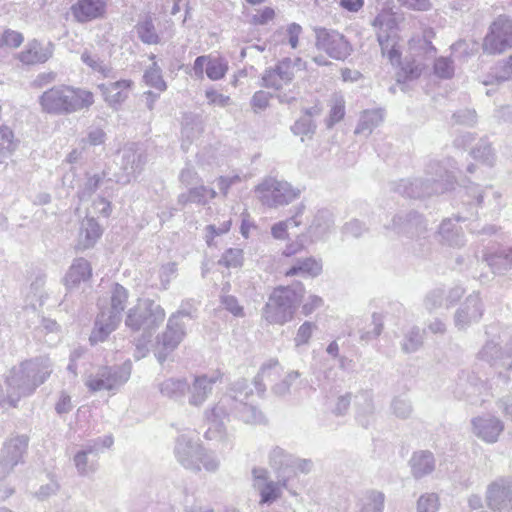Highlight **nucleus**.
Returning a JSON list of instances; mask_svg holds the SVG:
<instances>
[{"label":"nucleus","mask_w":512,"mask_h":512,"mask_svg":"<svg viewBox=\"0 0 512 512\" xmlns=\"http://www.w3.org/2000/svg\"><path fill=\"white\" fill-rule=\"evenodd\" d=\"M484 388V382L474 372L462 370L457 376L454 394L459 399H472L480 395Z\"/></svg>","instance_id":"obj_21"},{"label":"nucleus","mask_w":512,"mask_h":512,"mask_svg":"<svg viewBox=\"0 0 512 512\" xmlns=\"http://www.w3.org/2000/svg\"><path fill=\"white\" fill-rule=\"evenodd\" d=\"M52 53L51 45L44 47L39 41L33 40L19 53V60L26 65L45 63L52 57Z\"/></svg>","instance_id":"obj_30"},{"label":"nucleus","mask_w":512,"mask_h":512,"mask_svg":"<svg viewBox=\"0 0 512 512\" xmlns=\"http://www.w3.org/2000/svg\"><path fill=\"white\" fill-rule=\"evenodd\" d=\"M300 375L301 374L298 371L289 372L281 382L273 386V392L279 396L288 394L290 387L300 377Z\"/></svg>","instance_id":"obj_63"},{"label":"nucleus","mask_w":512,"mask_h":512,"mask_svg":"<svg viewBox=\"0 0 512 512\" xmlns=\"http://www.w3.org/2000/svg\"><path fill=\"white\" fill-rule=\"evenodd\" d=\"M356 419L364 428L369 427L374 420L373 396L370 391H362L355 396Z\"/></svg>","instance_id":"obj_34"},{"label":"nucleus","mask_w":512,"mask_h":512,"mask_svg":"<svg viewBox=\"0 0 512 512\" xmlns=\"http://www.w3.org/2000/svg\"><path fill=\"white\" fill-rule=\"evenodd\" d=\"M444 296L445 290L443 288L437 287L430 290L424 297L423 304L425 309L429 312H433L442 307L445 303Z\"/></svg>","instance_id":"obj_56"},{"label":"nucleus","mask_w":512,"mask_h":512,"mask_svg":"<svg viewBox=\"0 0 512 512\" xmlns=\"http://www.w3.org/2000/svg\"><path fill=\"white\" fill-rule=\"evenodd\" d=\"M223 418L224 404L221 401L205 411V419L209 425L205 433L206 439L221 441L224 438Z\"/></svg>","instance_id":"obj_26"},{"label":"nucleus","mask_w":512,"mask_h":512,"mask_svg":"<svg viewBox=\"0 0 512 512\" xmlns=\"http://www.w3.org/2000/svg\"><path fill=\"white\" fill-rule=\"evenodd\" d=\"M91 272L90 263L86 259H75L65 276V285L69 289L75 287L82 281L88 280L91 276Z\"/></svg>","instance_id":"obj_38"},{"label":"nucleus","mask_w":512,"mask_h":512,"mask_svg":"<svg viewBox=\"0 0 512 512\" xmlns=\"http://www.w3.org/2000/svg\"><path fill=\"white\" fill-rule=\"evenodd\" d=\"M492 77L495 78L497 83L512 79V54L508 58L499 61L492 68Z\"/></svg>","instance_id":"obj_54"},{"label":"nucleus","mask_w":512,"mask_h":512,"mask_svg":"<svg viewBox=\"0 0 512 512\" xmlns=\"http://www.w3.org/2000/svg\"><path fill=\"white\" fill-rule=\"evenodd\" d=\"M512 48V18L500 15L489 26L482 43L485 54H502Z\"/></svg>","instance_id":"obj_13"},{"label":"nucleus","mask_w":512,"mask_h":512,"mask_svg":"<svg viewBox=\"0 0 512 512\" xmlns=\"http://www.w3.org/2000/svg\"><path fill=\"white\" fill-rule=\"evenodd\" d=\"M278 74V77L287 85L294 78V64L291 58L285 57L273 68Z\"/></svg>","instance_id":"obj_57"},{"label":"nucleus","mask_w":512,"mask_h":512,"mask_svg":"<svg viewBox=\"0 0 512 512\" xmlns=\"http://www.w3.org/2000/svg\"><path fill=\"white\" fill-rule=\"evenodd\" d=\"M479 358L486 361L498 371V375L505 382L509 377L504 371L512 370V339L504 341L501 336L488 340L481 351Z\"/></svg>","instance_id":"obj_11"},{"label":"nucleus","mask_w":512,"mask_h":512,"mask_svg":"<svg viewBox=\"0 0 512 512\" xmlns=\"http://www.w3.org/2000/svg\"><path fill=\"white\" fill-rule=\"evenodd\" d=\"M305 294L302 283L276 287L263 308V317L270 324L283 325L291 321Z\"/></svg>","instance_id":"obj_4"},{"label":"nucleus","mask_w":512,"mask_h":512,"mask_svg":"<svg viewBox=\"0 0 512 512\" xmlns=\"http://www.w3.org/2000/svg\"><path fill=\"white\" fill-rule=\"evenodd\" d=\"M269 464L275 471L276 478L280 480L284 489L291 495H297L292 485L297 473L307 474L313 466L311 460L298 458L278 446L270 451Z\"/></svg>","instance_id":"obj_7"},{"label":"nucleus","mask_w":512,"mask_h":512,"mask_svg":"<svg viewBox=\"0 0 512 512\" xmlns=\"http://www.w3.org/2000/svg\"><path fill=\"white\" fill-rule=\"evenodd\" d=\"M439 497L436 493H425L417 500V512H438Z\"/></svg>","instance_id":"obj_58"},{"label":"nucleus","mask_w":512,"mask_h":512,"mask_svg":"<svg viewBox=\"0 0 512 512\" xmlns=\"http://www.w3.org/2000/svg\"><path fill=\"white\" fill-rule=\"evenodd\" d=\"M28 443L29 437L27 435H15L5 442L1 456L8 459L10 463L18 465L23 461Z\"/></svg>","instance_id":"obj_32"},{"label":"nucleus","mask_w":512,"mask_h":512,"mask_svg":"<svg viewBox=\"0 0 512 512\" xmlns=\"http://www.w3.org/2000/svg\"><path fill=\"white\" fill-rule=\"evenodd\" d=\"M391 410L397 418L407 419L412 414L413 408L408 398L396 396L391 402Z\"/></svg>","instance_id":"obj_55"},{"label":"nucleus","mask_w":512,"mask_h":512,"mask_svg":"<svg viewBox=\"0 0 512 512\" xmlns=\"http://www.w3.org/2000/svg\"><path fill=\"white\" fill-rule=\"evenodd\" d=\"M217 377H208L201 375L194 378L192 384H189L190 396L188 402L190 405L200 407L207 399L208 395L212 393V388L216 382Z\"/></svg>","instance_id":"obj_25"},{"label":"nucleus","mask_w":512,"mask_h":512,"mask_svg":"<svg viewBox=\"0 0 512 512\" xmlns=\"http://www.w3.org/2000/svg\"><path fill=\"white\" fill-rule=\"evenodd\" d=\"M254 486L258 489L260 495V504L271 505L276 500H278L282 495V483L280 480L277 481H266L263 484H254Z\"/></svg>","instance_id":"obj_44"},{"label":"nucleus","mask_w":512,"mask_h":512,"mask_svg":"<svg viewBox=\"0 0 512 512\" xmlns=\"http://www.w3.org/2000/svg\"><path fill=\"white\" fill-rule=\"evenodd\" d=\"M399 235H405L417 240H425L426 223L421 214L416 211L407 213H398L393 219L391 225L386 226Z\"/></svg>","instance_id":"obj_18"},{"label":"nucleus","mask_w":512,"mask_h":512,"mask_svg":"<svg viewBox=\"0 0 512 512\" xmlns=\"http://www.w3.org/2000/svg\"><path fill=\"white\" fill-rule=\"evenodd\" d=\"M269 464L275 471L276 478L280 480L284 489L291 495H297L292 485L297 473L307 474L313 466L311 460L298 458L278 446L270 451Z\"/></svg>","instance_id":"obj_8"},{"label":"nucleus","mask_w":512,"mask_h":512,"mask_svg":"<svg viewBox=\"0 0 512 512\" xmlns=\"http://www.w3.org/2000/svg\"><path fill=\"white\" fill-rule=\"evenodd\" d=\"M108 0H76L70 7L75 22L86 24L103 19L107 13Z\"/></svg>","instance_id":"obj_20"},{"label":"nucleus","mask_w":512,"mask_h":512,"mask_svg":"<svg viewBox=\"0 0 512 512\" xmlns=\"http://www.w3.org/2000/svg\"><path fill=\"white\" fill-rule=\"evenodd\" d=\"M120 320L115 316H111L105 310L97 315L95 320L94 329L92 330L89 341L92 345H96L99 342H103L119 325Z\"/></svg>","instance_id":"obj_24"},{"label":"nucleus","mask_w":512,"mask_h":512,"mask_svg":"<svg viewBox=\"0 0 512 512\" xmlns=\"http://www.w3.org/2000/svg\"><path fill=\"white\" fill-rule=\"evenodd\" d=\"M42 112L62 116L89 108L94 103L93 93L70 85H55L39 96Z\"/></svg>","instance_id":"obj_2"},{"label":"nucleus","mask_w":512,"mask_h":512,"mask_svg":"<svg viewBox=\"0 0 512 512\" xmlns=\"http://www.w3.org/2000/svg\"><path fill=\"white\" fill-rule=\"evenodd\" d=\"M98 454V442L86 443L84 448L76 453L74 463L80 475L87 476L96 471Z\"/></svg>","instance_id":"obj_23"},{"label":"nucleus","mask_w":512,"mask_h":512,"mask_svg":"<svg viewBox=\"0 0 512 512\" xmlns=\"http://www.w3.org/2000/svg\"><path fill=\"white\" fill-rule=\"evenodd\" d=\"M155 58L156 56L154 54L149 56V59L152 60V64L149 69L145 71L143 79L148 86L161 92L166 90L167 85L162 77V70L155 61Z\"/></svg>","instance_id":"obj_47"},{"label":"nucleus","mask_w":512,"mask_h":512,"mask_svg":"<svg viewBox=\"0 0 512 512\" xmlns=\"http://www.w3.org/2000/svg\"><path fill=\"white\" fill-rule=\"evenodd\" d=\"M23 40V35L20 32L10 29L5 30L3 34L0 35V48H17L22 44Z\"/></svg>","instance_id":"obj_61"},{"label":"nucleus","mask_w":512,"mask_h":512,"mask_svg":"<svg viewBox=\"0 0 512 512\" xmlns=\"http://www.w3.org/2000/svg\"><path fill=\"white\" fill-rule=\"evenodd\" d=\"M385 495L381 491L371 490L367 493V498L360 512H383Z\"/></svg>","instance_id":"obj_52"},{"label":"nucleus","mask_w":512,"mask_h":512,"mask_svg":"<svg viewBox=\"0 0 512 512\" xmlns=\"http://www.w3.org/2000/svg\"><path fill=\"white\" fill-rule=\"evenodd\" d=\"M345 116V105L342 98L337 99L331 107L329 117L326 120L328 128L333 127L336 123L341 121Z\"/></svg>","instance_id":"obj_64"},{"label":"nucleus","mask_w":512,"mask_h":512,"mask_svg":"<svg viewBox=\"0 0 512 512\" xmlns=\"http://www.w3.org/2000/svg\"><path fill=\"white\" fill-rule=\"evenodd\" d=\"M146 161V155L143 151L134 150L132 148L125 149L121 163V169L125 173L126 177L124 183L130 182L131 178H135L140 174L146 164Z\"/></svg>","instance_id":"obj_27"},{"label":"nucleus","mask_w":512,"mask_h":512,"mask_svg":"<svg viewBox=\"0 0 512 512\" xmlns=\"http://www.w3.org/2000/svg\"><path fill=\"white\" fill-rule=\"evenodd\" d=\"M166 313L160 304L149 298H139L125 318V326L133 332H142L152 337L165 319Z\"/></svg>","instance_id":"obj_6"},{"label":"nucleus","mask_w":512,"mask_h":512,"mask_svg":"<svg viewBox=\"0 0 512 512\" xmlns=\"http://www.w3.org/2000/svg\"><path fill=\"white\" fill-rule=\"evenodd\" d=\"M384 118L382 109H371L362 112L355 134L370 135L372 131L380 125Z\"/></svg>","instance_id":"obj_40"},{"label":"nucleus","mask_w":512,"mask_h":512,"mask_svg":"<svg viewBox=\"0 0 512 512\" xmlns=\"http://www.w3.org/2000/svg\"><path fill=\"white\" fill-rule=\"evenodd\" d=\"M472 424L477 437L487 443H495L504 429L503 422L491 415L474 418Z\"/></svg>","instance_id":"obj_22"},{"label":"nucleus","mask_w":512,"mask_h":512,"mask_svg":"<svg viewBox=\"0 0 512 512\" xmlns=\"http://www.w3.org/2000/svg\"><path fill=\"white\" fill-rule=\"evenodd\" d=\"M440 241L450 247H461L465 243L464 234L452 219H444L438 231Z\"/></svg>","instance_id":"obj_36"},{"label":"nucleus","mask_w":512,"mask_h":512,"mask_svg":"<svg viewBox=\"0 0 512 512\" xmlns=\"http://www.w3.org/2000/svg\"><path fill=\"white\" fill-rule=\"evenodd\" d=\"M188 389L189 383L185 379L169 378L159 385L160 393L175 401H183Z\"/></svg>","instance_id":"obj_41"},{"label":"nucleus","mask_w":512,"mask_h":512,"mask_svg":"<svg viewBox=\"0 0 512 512\" xmlns=\"http://www.w3.org/2000/svg\"><path fill=\"white\" fill-rule=\"evenodd\" d=\"M291 132L296 136H308L312 138L317 129V124L313 119H308L303 115L291 126Z\"/></svg>","instance_id":"obj_53"},{"label":"nucleus","mask_w":512,"mask_h":512,"mask_svg":"<svg viewBox=\"0 0 512 512\" xmlns=\"http://www.w3.org/2000/svg\"><path fill=\"white\" fill-rule=\"evenodd\" d=\"M315 46L324 51L330 58L338 61L346 60L353 52L349 40L340 32L325 27H314Z\"/></svg>","instance_id":"obj_12"},{"label":"nucleus","mask_w":512,"mask_h":512,"mask_svg":"<svg viewBox=\"0 0 512 512\" xmlns=\"http://www.w3.org/2000/svg\"><path fill=\"white\" fill-rule=\"evenodd\" d=\"M483 303L478 293L470 294L454 314V324L458 330H466L478 323L483 316Z\"/></svg>","instance_id":"obj_19"},{"label":"nucleus","mask_w":512,"mask_h":512,"mask_svg":"<svg viewBox=\"0 0 512 512\" xmlns=\"http://www.w3.org/2000/svg\"><path fill=\"white\" fill-rule=\"evenodd\" d=\"M202 448L194 432L183 433L176 438L174 454L177 461L186 469L200 471L199 459Z\"/></svg>","instance_id":"obj_16"},{"label":"nucleus","mask_w":512,"mask_h":512,"mask_svg":"<svg viewBox=\"0 0 512 512\" xmlns=\"http://www.w3.org/2000/svg\"><path fill=\"white\" fill-rule=\"evenodd\" d=\"M139 39L148 45H156L160 43V36L156 32L155 25L150 16H146L144 20L139 21L135 26Z\"/></svg>","instance_id":"obj_46"},{"label":"nucleus","mask_w":512,"mask_h":512,"mask_svg":"<svg viewBox=\"0 0 512 512\" xmlns=\"http://www.w3.org/2000/svg\"><path fill=\"white\" fill-rule=\"evenodd\" d=\"M459 203L463 209L458 212L457 221H465L478 214L479 208H490L492 211H499L501 194L491 186L482 187L479 184L468 182L467 185L458 189Z\"/></svg>","instance_id":"obj_5"},{"label":"nucleus","mask_w":512,"mask_h":512,"mask_svg":"<svg viewBox=\"0 0 512 512\" xmlns=\"http://www.w3.org/2000/svg\"><path fill=\"white\" fill-rule=\"evenodd\" d=\"M102 235V230L94 218H86L82 221L77 247L81 250L93 247Z\"/></svg>","instance_id":"obj_35"},{"label":"nucleus","mask_w":512,"mask_h":512,"mask_svg":"<svg viewBox=\"0 0 512 512\" xmlns=\"http://www.w3.org/2000/svg\"><path fill=\"white\" fill-rule=\"evenodd\" d=\"M130 85L131 81L129 80H119L102 84L100 87L105 96V100L111 105H116L121 104L128 97L127 90Z\"/></svg>","instance_id":"obj_39"},{"label":"nucleus","mask_w":512,"mask_h":512,"mask_svg":"<svg viewBox=\"0 0 512 512\" xmlns=\"http://www.w3.org/2000/svg\"><path fill=\"white\" fill-rule=\"evenodd\" d=\"M334 226L333 214L327 210H319L308 228L311 241L321 240L326 237Z\"/></svg>","instance_id":"obj_31"},{"label":"nucleus","mask_w":512,"mask_h":512,"mask_svg":"<svg viewBox=\"0 0 512 512\" xmlns=\"http://www.w3.org/2000/svg\"><path fill=\"white\" fill-rule=\"evenodd\" d=\"M471 155L474 159L480 160L486 165L492 166L494 163V151L487 139H480L476 147L472 149Z\"/></svg>","instance_id":"obj_50"},{"label":"nucleus","mask_w":512,"mask_h":512,"mask_svg":"<svg viewBox=\"0 0 512 512\" xmlns=\"http://www.w3.org/2000/svg\"><path fill=\"white\" fill-rule=\"evenodd\" d=\"M130 374L128 365L101 367L95 374L88 377L86 386L92 392L115 390L128 381Z\"/></svg>","instance_id":"obj_14"},{"label":"nucleus","mask_w":512,"mask_h":512,"mask_svg":"<svg viewBox=\"0 0 512 512\" xmlns=\"http://www.w3.org/2000/svg\"><path fill=\"white\" fill-rule=\"evenodd\" d=\"M252 389L245 379L236 381L229 390H226V410L247 424H260L264 415L256 406L248 402Z\"/></svg>","instance_id":"obj_9"},{"label":"nucleus","mask_w":512,"mask_h":512,"mask_svg":"<svg viewBox=\"0 0 512 512\" xmlns=\"http://www.w3.org/2000/svg\"><path fill=\"white\" fill-rule=\"evenodd\" d=\"M128 297L129 293L126 288L118 283L114 284L111 291V306L104 310L121 321L122 312L126 307Z\"/></svg>","instance_id":"obj_43"},{"label":"nucleus","mask_w":512,"mask_h":512,"mask_svg":"<svg viewBox=\"0 0 512 512\" xmlns=\"http://www.w3.org/2000/svg\"><path fill=\"white\" fill-rule=\"evenodd\" d=\"M257 198L268 208H279L289 205L298 199L301 189L292 186L287 181L273 177L266 178L255 189Z\"/></svg>","instance_id":"obj_10"},{"label":"nucleus","mask_w":512,"mask_h":512,"mask_svg":"<svg viewBox=\"0 0 512 512\" xmlns=\"http://www.w3.org/2000/svg\"><path fill=\"white\" fill-rule=\"evenodd\" d=\"M485 500L494 512H512V479L500 477L490 483Z\"/></svg>","instance_id":"obj_17"},{"label":"nucleus","mask_w":512,"mask_h":512,"mask_svg":"<svg viewBox=\"0 0 512 512\" xmlns=\"http://www.w3.org/2000/svg\"><path fill=\"white\" fill-rule=\"evenodd\" d=\"M455 183L456 177L452 171L438 161H431L424 177L401 179L394 184L393 190L404 197L420 199L451 191Z\"/></svg>","instance_id":"obj_1"},{"label":"nucleus","mask_w":512,"mask_h":512,"mask_svg":"<svg viewBox=\"0 0 512 512\" xmlns=\"http://www.w3.org/2000/svg\"><path fill=\"white\" fill-rule=\"evenodd\" d=\"M206 75L210 80H219L224 77V62L221 57H209L206 67Z\"/></svg>","instance_id":"obj_59"},{"label":"nucleus","mask_w":512,"mask_h":512,"mask_svg":"<svg viewBox=\"0 0 512 512\" xmlns=\"http://www.w3.org/2000/svg\"><path fill=\"white\" fill-rule=\"evenodd\" d=\"M294 213L285 221L275 223L271 228V234L275 239H285L289 227H298L301 222V217L305 211V205L300 203L293 209Z\"/></svg>","instance_id":"obj_42"},{"label":"nucleus","mask_w":512,"mask_h":512,"mask_svg":"<svg viewBox=\"0 0 512 512\" xmlns=\"http://www.w3.org/2000/svg\"><path fill=\"white\" fill-rule=\"evenodd\" d=\"M280 369L277 359H270L261 366L259 373L254 378V386L259 394H263L266 389L262 383L263 379L275 380L280 373Z\"/></svg>","instance_id":"obj_45"},{"label":"nucleus","mask_w":512,"mask_h":512,"mask_svg":"<svg viewBox=\"0 0 512 512\" xmlns=\"http://www.w3.org/2000/svg\"><path fill=\"white\" fill-rule=\"evenodd\" d=\"M16 148L14 134L7 126L0 127V166L6 163Z\"/></svg>","instance_id":"obj_48"},{"label":"nucleus","mask_w":512,"mask_h":512,"mask_svg":"<svg viewBox=\"0 0 512 512\" xmlns=\"http://www.w3.org/2000/svg\"><path fill=\"white\" fill-rule=\"evenodd\" d=\"M433 72L440 79H451L454 76V61L450 57L440 56L435 59Z\"/></svg>","instance_id":"obj_51"},{"label":"nucleus","mask_w":512,"mask_h":512,"mask_svg":"<svg viewBox=\"0 0 512 512\" xmlns=\"http://www.w3.org/2000/svg\"><path fill=\"white\" fill-rule=\"evenodd\" d=\"M372 26L377 30V41L384 52L390 45L391 34L397 27L396 19L388 13L378 14L372 21Z\"/></svg>","instance_id":"obj_28"},{"label":"nucleus","mask_w":512,"mask_h":512,"mask_svg":"<svg viewBox=\"0 0 512 512\" xmlns=\"http://www.w3.org/2000/svg\"><path fill=\"white\" fill-rule=\"evenodd\" d=\"M424 331L414 326L405 335L402 341V350L405 353L416 352L423 344Z\"/></svg>","instance_id":"obj_49"},{"label":"nucleus","mask_w":512,"mask_h":512,"mask_svg":"<svg viewBox=\"0 0 512 512\" xmlns=\"http://www.w3.org/2000/svg\"><path fill=\"white\" fill-rule=\"evenodd\" d=\"M411 474L415 479H421L435 470V457L428 450L416 451L409 460Z\"/></svg>","instance_id":"obj_29"},{"label":"nucleus","mask_w":512,"mask_h":512,"mask_svg":"<svg viewBox=\"0 0 512 512\" xmlns=\"http://www.w3.org/2000/svg\"><path fill=\"white\" fill-rule=\"evenodd\" d=\"M322 272V262L314 257L296 258L287 270V276L316 277Z\"/></svg>","instance_id":"obj_37"},{"label":"nucleus","mask_w":512,"mask_h":512,"mask_svg":"<svg viewBox=\"0 0 512 512\" xmlns=\"http://www.w3.org/2000/svg\"><path fill=\"white\" fill-rule=\"evenodd\" d=\"M52 363L46 356L23 361L18 367H13L6 376L5 383L8 391L18 398L34 393L51 375Z\"/></svg>","instance_id":"obj_3"},{"label":"nucleus","mask_w":512,"mask_h":512,"mask_svg":"<svg viewBox=\"0 0 512 512\" xmlns=\"http://www.w3.org/2000/svg\"><path fill=\"white\" fill-rule=\"evenodd\" d=\"M373 328L371 330H367L361 333L360 339L364 341H371L376 339L383 330V316L380 313L372 314V323Z\"/></svg>","instance_id":"obj_60"},{"label":"nucleus","mask_w":512,"mask_h":512,"mask_svg":"<svg viewBox=\"0 0 512 512\" xmlns=\"http://www.w3.org/2000/svg\"><path fill=\"white\" fill-rule=\"evenodd\" d=\"M421 69L414 62H405L398 73V82H405L419 78Z\"/></svg>","instance_id":"obj_62"},{"label":"nucleus","mask_w":512,"mask_h":512,"mask_svg":"<svg viewBox=\"0 0 512 512\" xmlns=\"http://www.w3.org/2000/svg\"><path fill=\"white\" fill-rule=\"evenodd\" d=\"M483 261L494 274H503L512 269V247H502L494 253H484Z\"/></svg>","instance_id":"obj_33"},{"label":"nucleus","mask_w":512,"mask_h":512,"mask_svg":"<svg viewBox=\"0 0 512 512\" xmlns=\"http://www.w3.org/2000/svg\"><path fill=\"white\" fill-rule=\"evenodd\" d=\"M186 335L185 324L177 322L176 316L168 318L165 330L157 335L155 344V356L159 363H164Z\"/></svg>","instance_id":"obj_15"}]
</instances>
